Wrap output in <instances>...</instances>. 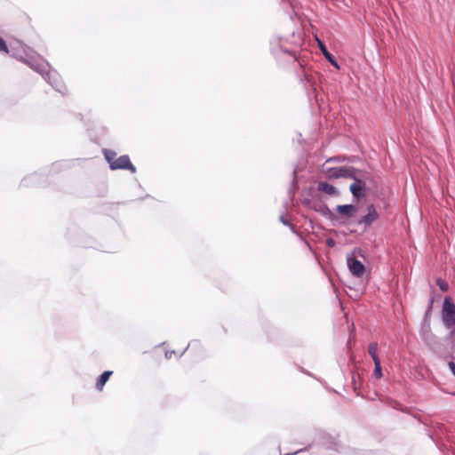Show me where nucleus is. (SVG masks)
I'll return each mask as SVG.
<instances>
[{
  "label": "nucleus",
  "instance_id": "1",
  "mask_svg": "<svg viewBox=\"0 0 455 455\" xmlns=\"http://www.w3.org/2000/svg\"><path fill=\"white\" fill-rule=\"evenodd\" d=\"M441 317L443 325L451 330V335H454L455 329V304L450 297H445L441 311Z\"/></svg>",
  "mask_w": 455,
  "mask_h": 455
},
{
  "label": "nucleus",
  "instance_id": "2",
  "mask_svg": "<svg viewBox=\"0 0 455 455\" xmlns=\"http://www.w3.org/2000/svg\"><path fill=\"white\" fill-rule=\"evenodd\" d=\"M105 157L110 164L112 170L126 169L132 172H136L135 166L131 163L128 156H121L116 158V153L113 151H106Z\"/></svg>",
  "mask_w": 455,
  "mask_h": 455
},
{
  "label": "nucleus",
  "instance_id": "3",
  "mask_svg": "<svg viewBox=\"0 0 455 455\" xmlns=\"http://www.w3.org/2000/svg\"><path fill=\"white\" fill-rule=\"evenodd\" d=\"M347 266L355 276L361 277L364 274V265L355 258L347 259Z\"/></svg>",
  "mask_w": 455,
  "mask_h": 455
},
{
  "label": "nucleus",
  "instance_id": "4",
  "mask_svg": "<svg viewBox=\"0 0 455 455\" xmlns=\"http://www.w3.org/2000/svg\"><path fill=\"white\" fill-rule=\"evenodd\" d=\"M365 188L364 181L357 179H355V182L350 185L351 193L357 198L364 196Z\"/></svg>",
  "mask_w": 455,
  "mask_h": 455
},
{
  "label": "nucleus",
  "instance_id": "5",
  "mask_svg": "<svg viewBox=\"0 0 455 455\" xmlns=\"http://www.w3.org/2000/svg\"><path fill=\"white\" fill-rule=\"evenodd\" d=\"M379 218V215L373 205L368 206V213L363 216L360 220V224H364L366 226L371 225Z\"/></svg>",
  "mask_w": 455,
  "mask_h": 455
},
{
  "label": "nucleus",
  "instance_id": "6",
  "mask_svg": "<svg viewBox=\"0 0 455 455\" xmlns=\"http://www.w3.org/2000/svg\"><path fill=\"white\" fill-rule=\"evenodd\" d=\"M317 188L320 192L331 196H338L339 195V192L334 186L324 181L319 182Z\"/></svg>",
  "mask_w": 455,
  "mask_h": 455
},
{
  "label": "nucleus",
  "instance_id": "7",
  "mask_svg": "<svg viewBox=\"0 0 455 455\" xmlns=\"http://www.w3.org/2000/svg\"><path fill=\"white\" fill-rule=\"evenodd\" d=\"M330 176L333 178H354L353 171L344 167L334 169Z\"/></svg>",
  "mask_w": 455,
  "mask_h": 455
},
{
  "label": "nucleus",
  "instance_id": "8",
  "mask_svg": "<svg viewBox=\"0 0 455 455\" xmlns=\"http://www.w3.org/2000/svg\"><path fill=\"white\" fill-rule=\"evenodd\" d=\"M336 210L339 214L347 217L354 216L357 211L356 207L352 204L338 205Z\"/></svg>",
  "mask_w": 455,
  "mask_h": 455
},
{
  "label": "nucleus",
  "instance_id": "9",
  "mask_svg": "<svg viewBox=\"0 0 455 455\" xmlns=\"http://www.w3.org/2000/svg\"><path fill=\"white\" fill-rule=\"evenodd\" d=\"M316 41H317V44L321 50V52H323V56L330 61V63L336 67L337 68H339V65L337 63V61L335 60L334 57L328 52L326 46L324 45V44L318 38H316Z\"/></svg>",
  "mask_w": 455,
  "mask_h": 455
},
{
  "label": "nucleus",
  "instance_id": "10",
  "mask_svg": "<svg viewBox=\"0 0 455 455\" xmlns=\"http://www.w3.org/2000/svg\"><path fill=\"white\" fill-rule=\"evenodd\" d=\"M113 371H104L97 379L95 387L98 390L101 391L103 389V387L107 383V381L109 379V378L112 376Z\"/></svg>",
  "mask_w": 455,
  "mask_h": 455
},
{
  "label": "nucleus",
  "instance_id": "11",
  "mask_svg": "<svg viewBox=\"0 0 455 455\" xmlns=\"http://www.w3.org/2000/svg\"><path fill=\"white\" fill-rule=\"evenodd\" d=\"M377 351H378V343L377 342L370 343L369 347H368V352L371 355L373 362L377 361V360H380L377 355Z\"/></svg>",
  "mask_w": 455,
  "mask_h": 455
},
{
  "label": "nucleus",
  "instance_id": "12",
  "mask_svg": "<svg viewBox=\"0 0 455 455\" xmlns=\"http://www.w3.org/2000/svg\"><path fill=\"white\" fill-rule=\"evenodd\" d=\"M374 365H375V368L373 371V375L377 379H381L383 374H382V369H381V365H380V360L374 361Z\"/></svg>",
  "mask_w": 455,
  "mask_h": 455
},
{
  "label": "nucleus",
  "instance_id": "13",
  "mask_svg": "<svg viewBox=\"0 0 455 455\" xmlns=\"http://www.w3.org/2000/svg\"><path fill=\"white\" fill-rule=\"evenodd\" d=\"M436 284L438 285V287L441 289V291H447L448 289H449V284L446 281H444L443 279L442 278H438L436 280Z\"/></svg>",
  "mask_w": 455,
  "mask_h": 455
},
{
  "label": "nucleus",
  "instance_id": "14",
  "mask_svg": "<svg viewBox=\"0 0 455 455\" xmlns=\"http://www.w3.org/2000/svg\"><path fill=\"white\" fill-rule=\"evenodd\" d=\"M0 52L9 53V49L4 40L0 36Z\"/></svg>",
  "mask_w": 455,
  "mask_h": 455
},
{
  "label": "nucleus",
  "instance_id": "15",
  "mask_svg": "<svg viewBox=\"0 0 455 455\" xmlns=\"http://www.w3.org/2000/svg\"><path fill=\"white\" fill-rule=\"evenodd\" d=\"M449 368L452 371V373L455 375V363L453 362L449 363Z\"/></svg>",
  "mask_w": 455,
  "mask_h": 455
},
{
  "label": "nucleus",
  "instance_id": "16",
  "mask_svg": "<svg viewBox=\"0 0 455 455\" xmlns=\"http://www.w3.org/2000/svg\"><path fill=\"white\" fill-rule=\"evenodd\" d=\"M433 304H434V298H432V299H430V305H429L428 311H431L432 307H433Z\"/></svg>",
  "mask_w": 455,
  "mask_h": 455
},
{
  "label": "nucleus",
  "instance_id": "17",
  "mask_svg": "<svg viewBox=\"0 0 455 455\" xmlns=\"http://www.w3.org/2000/svg\"><path fill=\"white\" fill-rule=\"evenodd\" d=\"M329 245H333L334 242L332 240L328 241Z\"/></svg>",
  "mask_w": 455,
  "mask_h": 455
}]
</instances>
